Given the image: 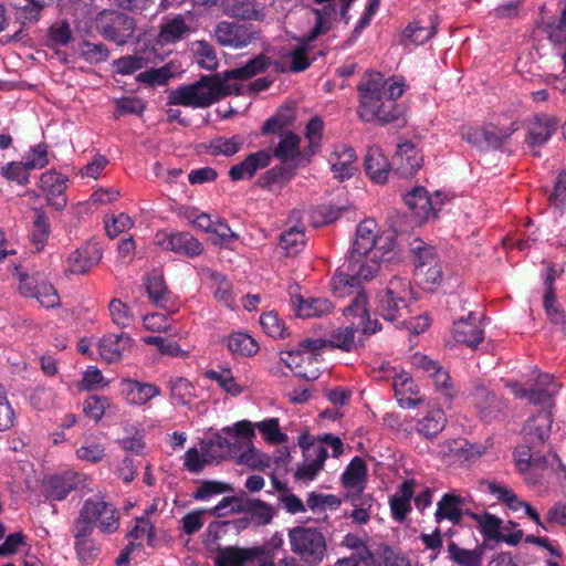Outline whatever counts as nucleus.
<instances>
[{
  "label": "nucleus",
  "mask_w": 566,
  "mask_h": 566,
  "mask_svg": "<svg viewBox=\"0 0 566 566\" xmlns=\"http://www.w3.org/2000/svg\"><path fill=\"white\" fill-rule=\"evenodd\" d=\"M233 94H240V86L229 83L223 72L202 75L192 84L178 86L169 93L167 104L205 108Z\"/></svg>",
  "instance_id": "nucleus-2"
},
{
  "label": "nucleus",
  "mask_w": 566,
  "mask_h": 566,
  "mask_svg": "<svg viewBox=\"0 0 566 566\" xmlns=\"http://www.w3.org/2000/svg\"><path fill=\"white\" fill-rule=\"evenodd\" d=\"M205 377L218 382L221 389L232 397H238L243 391L242 386L235 381L230 369H222L220 371L208 369L205 373Z\"/></svg>",
  "instance_id": "nucleus-57"
},
{
  "label": "nucleus",
  "mask_w": 566,
  "mask_h": 566,
  "mask_svg": "<svg viewBox=\"0 0 566 566\" xmlns=\"http://www.w3.org/2000/svg\"><path fill=\"white\" fill-rule=\"evenodd\" d=\"M405 88L402 78L386 80L380 72H366L357 85L359 118L367 123L377 119L380 124L399 120L403 115V107L397 99L401 97Z\"/></svg>",
  "instance_id": "nucleus-1"
},
{
  "label": "nucleus",
  "mask_w": 566,
  "mask_h": 566,
  "mask_svg": "<svg viewBox=\"0 0 566 566\" xmlns=\"http://www.w3.org/2000/svg\"><path fill=\"white\" fill-rule=\"evenodd\" d=\"M416 484L413 479H407L398 488V491L390 496L389 506L395 521L403 522L411 512V500L413 499Z\"/></svg>",
  "instance_id": "nucleus-33"
},
{
  "label": "nucleus",
  "mask_w": 566,
  "mask_h": 566,
  "mask_svg": "<svg viewBox=\"0 0 566 566\" xmlns=\"http://www.w3.org/2000/svg\"><path fill=\"white\" fill-rule=\"evenodd\" d=\"M465 499L454 491L444 493L437 503L434 521L440 524L448 521L453 525H459L464 515Z\"/></svg>",
  "instance_id": "nucleus-24"
},
{
  "label": "nucleus",
  "mask_w": 566,
  "mask_h": 566,
  "mask_svg": "<svg viewBox=\"0 0 566 566\" xmlns=\"http://www.w3.org/2000/svg\"><path fill=\"white\" fill-rule=\"evenodd\" d=\"M73 523L92 531L97 528L102 534L111 535L119 528L120 513L104 495L95 494L83 502Z\"/></svg>",
  "instance_id": "nucleus-4"
},
{
  "label": "nucleus",
  "mask_w": 566,
  "mask_h": 566,
  "mask_svg": "<svg viewBox=\"0 0 566 566\" xmlns=\"http://www.w3.org/2000/svg\"><path fill=\"white\" fill-rule=\"evenodd\" d=\"M155 53V50L144 52L143 54L137 52L133 55L122 56L113 62L115 72L120 75H130L142 70L151 62L150 55Z\"/></svg>",
  "instance_id": "nucleus-48"
},
{
  "label": "nucleus",
  "mask_w": 566,
  "mask_h": 566,
  "mask_svg": "<svg viewBox=\"0 0 566 566\" xmlns=\"http://www.w3.org/2000/svg\"><path fill=\"white\" fill-rule=\"evenodd\" d=\"M291 551L308 566H317L327 554V542L316 527L295 526L289 531Z\"/></svg>",
  "instance_id": "nucleus-7"
},
{
  "label": "nucleus",
  "mask_w": 566,
  "mask_h": 566,
  "mask_svg": "<svg viewBox=\"0 0 566 566\" xmlns=\"http://www.w3.org/2000/svg\"><path fill=\"white\" fill-rule=\"evenodd\" d=\"M449 558L458 566H482L485 542L473 549L460 547L455 542L448 544Z\"/></svg>",
  "instance_id": "nucleus-44"
},
{
  "label": "nucleus",
  "mask_w": 566,
  "mask_h": 566,
  "mask_svg": "<svg viewBox=\"0 0 566 566\" xmlns=\"http://www.w3.org/2000/svg\"><path fill=\"white\" fill-rule=\"evenodd\" d=\"M50 232V221L46 213L42 209H35L33 227L30 234L31 242L34 247L33 252L39 253L44 249Z\"/></svg>",
  "instance_id": "nucleus-50"
},
{
  "label": "nucleus",
  "mask_w": 566,
  "mask_h": 566,
  "mask_svg": "<svg viewBox=\"0 0 566 566\" xmlns=\"http://www.w3.org/2000/svg\"><path fill=\"white\" fill-rule=\"evenodd\" d=\"M296 316L302 318L322 317L333 312V303L323 297L304 298L298 295L293 301Z\"/></svg>",
  "instance_id": "nucleus-36"
},
{
  "label": "nucleus",
  "mask_w": 566,
  "mask_h": 566,
  "mask_svg": "<svg viewBox=\"0 0 566 566\" xmlns=\"http://www.w3.org/2000/svg\"><path fill=\"white\" fill-rule=\"evenodd\" d=\"M375 223L371 220L360 222L356 229V238L349 251L350 258L367 256L376 244Z\"/></svg>",
  "instance_id": "nucleus-42"
},
{
  "label": "nucleus",
  "mask_w": 566,
  "mask_h": 566,
  "mask_svg": "<svg viewBox=\"0 0 566 566\" xmlns=\"http://www.w3.org/2000/svg\"><path fill=\"white\" fill-rule=\"evenodd\" d=\"M74 537V549L82 563H91L101 554L99 544L92 537L94 531L72 523L70 528Z\"/></svg>",
  "instance_id": "nucleus-27"
},
{
  "label": "nucleus",
  "mask_w": 566,
  "mask_h": 566,
  "mask_svg": "<svg viewBox=\"0 0 566 566\" xmlns=\"http://www.w3.org/2000/svg\"><path fill=\"white\" fill-rule=\"evenodd\" d=\"M300 145L301 137L296 133L289 130L281 136L280 142L273 149V153H271L272 158L275 157L282 164H289L301 156Z\"/></svg>",
  "instance_id": "nucleus-47"
},
{
  "label": "nucleus",
  "mask_w": 566,
  "mask_h": 566,
  "mask_svg": "<svg viewBox=\"0 0 566 566\" xmlns=\"http://www.w3.org/2000/svg\"><path fill=\"white\" fill-rule=\"evenodd\" d=\"M191 32L182 14L167 15L161 19L156 41L160 45L175 44Z\"/></svg>",
  "instance_id": "nucleus-28"
},
{
  "label": "nucleus",
  "mask_w": 566,
  "mask_h": 566,
  "mask_svg": "<svg viewBox=\"0 0 566 566\" xmlns=\"http://www.w3.org/2000/svg\"><path fill=\"white\" fill-rule=\"evenodd\" d=\"M76 478L73 475H52L43 481L42 493L51 501H63L76 489Z\"/></svg>",
  "instance_id": "nucleus-37"
},
{
  "label": "nucleus",
  "mask_w": 566,
  "mask_h": 566,
  "mask_svg": "<svg viewBox=\"0 0 566 566\" xmlns=\"http://www.w3.org/2000/svg\"><path fill=\"white\" fill-rule=\"evenodd\" d=\"M228 349L235 356L249 357L259 350L254 338L244 333H232L228 338Z\"/></svg>",
  "instance_id": "nucleus-53"
},
{
  "label": "nucleus",
  "mask_w": 566,
  "mask_h": 566,
  "mask_svg": "<svg viewBox=\"0 0 566 566\" xmlns=\"http://www.w3.org/2000/svg\"><path fill=\"white\" fill-rule=\"evenodd\" d=\"M243 514L250 515L252 525L260 527L269 525L275 514L273 506L259 499H245L244 507H239Z\"/></svg>",
  "instance_id": "nucleus-46"
},
{
  "label": "nucleus",
  "mask_w": 566,
  "mask_h": 566,
  "mask_svg": "<svg viewBox=\"0 0 566 566\" xmlns=\"http://www.w3.org/2000/svg\"><path fill=\"white\" fill-rule=\"evenodd\" d=\"M367 465L360 457L352 459L342 474V484L346 493L357 495L366 489Z\"/></svg>",
  "instance_id": "nucleus-34"
},
{
  "label": "nucleus",
  "mask_w": 566,
  "mask_h": 566,
  "mask_svg": "<svg viewBox=\"0 0 566 566\" xmlns=\"http://www.w3.org/2000/svg\"><path fill=\"white\" fill-rule=\"evenodd\" d=\"M324 126V122L319 116H313L308 120L305 127V138L308 140V146L307 149H305V154H315L323 137Z\"/></svg>",
  "instance_id": "nucleus-63"
},
{
  "label": "nucleus",
  "mask_w": 566,
  "mask_h": 566,
  "mask_svg": "<svg viewBox=\"0 0 566 566\" xmlns=\"http://www.w3.org/2000/svg\"><path fill=\"white\" fill-rule=\"evenodd\" d=\"M298 444L302 448L304 463L296 470L295 478L297 480H313L322 470L328 457L327 449L321 443L311 441L306 433L300 436Z\"/></svg>",
  "instance_id": "nucleus-11"
},
{
  "label": "nucleus",
  "mask_w": 566,
  "mask_h": 566,
  "mask_svg": "<svg viewBox=\"0 0 566 566\" xmlns=\"http://www.w3.org/2000/svg\"><path fill=\"white\" fill-rule=\"evenodd\" d=\"M441 196L439 191L429 196L423 187H415L405 195L403 200L416 219L419 222H423L428 220L430 216H437V211L439 210L438 206L443 202Z\"/></svg>",
  "instance_id": "nucleus-14"
},
{
  "label": "nucleus",
  "mask_w": 566,
  "mask_h": 566,
  "mask_svg": "<svg viewBox=\"0 0 566 566\" xmlns=\"http://www.w3.org/2000/svg\"><path fill=\"white\" fill-rule=\"evenodd\" d=\"M103 258V250L97 242L87 241L74 250L66 259L65 272L86 274Z\"/></svg>",
  "instance_id": "nucleus-15"
},
{
  "label": "nucleus",
  "mask_w": 566,
  "mask_h": 566,
  "mask_svg": "<svg viewBox=\"0 0 566 566\" xmlns=\"http://www.w3.org/2000/svg\"><path fill=\"white\" fill-rule=\"evenodd\" d=\"M145 287L153 304L165 310L169 314L178 312V303L168 291L164 276L159 273H151L145 279Z\"/></svg>",
  "instance_id": "nucleus-22"
},
{
  "label": "nucleus",
  "mask_w": 566,
  "mask_h": 566,
  "mask_svg": "<svg viewBox=\"0 0 566 566\" xmlns=\"http://www.w3.org/2000/svg\"><path fill=\"white\" fill-rule=\"evenodd\" d=\"M259 554H261L259 548L228 546L218 549L214 563L217 566H248Z\"/></svg>",
  "instance_id": "nucleus-38"
},
{
  "label": "nucleus",
  "mask_w": 566,
  "mask_h": 566,
  "mask_svg": "<svg viewBox=\"0 0 566 566\" xmlns=\"http://www.w3.org/2000/svg\"><path fill=\"white\" fill-rule=\"evenodd\" d=\"M553 418L552 413L543 410L531 417L523 427L525 442L538 448L549 438Z\"/></svg>",
  "instance_id": "nucleus-26"
},
{
  "label": "nucleus",
  "mask_w": 566,
  "mask_h": 566,
  "mask_svg": "<svg viewBox=\"0 0 566 566\" xmlns=\"http://www.w3.org/2000/svg\"><path fill=\"white\" fill-rule=\"evenodd\" d=\"M122 394L125 399L135 406L146 405L149 400L160 396V388L155 384L143 382L134 379H123L120 382Z\"/></svg>",
  "instance_id": "nucleus-29"
},
{
  "label": "nucleus",
  "mask_w": 566,
  "mask_h": 566,
  "mask_svg": "<svg viewBox=\"0 0 566 566\" xmlns=\"http://www.w3.org/2000/svg\"><path fill=\"white\" fill-rule=\"evenodd\" d=\"M360 328L349 324L346 327H339L332 333L331 339H324L325 348H339L344 352H350L354 347L355 333Z\"/></svg>",
  "instance_id": "nucleus-55"
},
{
  "label": "nucleus",
  "mask_w": 566,
  "mask_h": 566,
  "mask_svg": "<svg viewBox=\"0 0 566 566\" xmlns=\"http://www.w3.org/2000/svg\"><path fill=\"white\" fill-rule=\"evenodd\" d=\"M558 119L555 116L539 113L534 115L527 124L525 143L534 157H539L543 147L556 133Z\"/></svg>",
  "instance_id": "nucleus-12"
},
{
  "label": "nucleus",
  "mask_w": 566,
  "mask_h": 566,
  "mask_svg": "<svg viewBox=\"0 0 566 566\" xmlns=\"http://www.w3.org/2000/svg\"><path fill=\"white\" fill-rule=\"evenodd\" d=\"M169 388L171 398L179 405H188L195 398V387L187 378L171 379Z\"/></svg>",
  "instance_id": "nucleus-60"
},
{
  "label": "nucleus",
  "mask_w": 566,
  "mask_h": 566,
  "mask_svg": "<svg viewBox=\"0 0 566 566\" xmlns=\"http://www.w3.org/2000/svg\"><path fill=\"white\" fill-rule=\"evenodd\" d=\"M516 468L520 472H525L532 465H543L546 463L545 455L536 451V448L526 443L518 447L515 452Z\"/></svg>",
  "instance_id": "nucleus-56"
},
{
  "label": "nucleus",
  "mask_w": 566,
  "mask_h": 566,
  "mask_svg": "<svg viewBox=\"0 0 566 566\" xmlns=\"http://www.w3.org/2000/svg\"><path fill=\"white\" fill-rule=\"evenodd\" d=\"M296 176V167L287 164L276 165L268 170H265L262 175H260L256 179L255 185L259 188L272 190L274 187L283 188L285 187L294 177Z\"/></svg>",
  "instance_id": "nucleus-35"
},
{
  "label": "nucleus",
  "mask_w": 566,
  "mask_h": 566,
  "mask_svg": "<svg viewBox=\"0 0 566 566\" xmlns=\"http://www.w3.org/2000/svg\"><path fill=\"white\" fill-rule=\"evenodd\" d=\"M410 251L413 255L415 270L439 261L436 248L420 238H415L410 242Z\"/></svg>",
  "instance_id": "nucleus-52"
},
{
  "label": "nucleus",
  "mask_w": 566,
  "mask_h": 566,
  "mask_svg": "<svg viewBox=\"0 0 566 566\" xmlns=\"http://www.w3.org/2000/svg\"><path fill=\"white\" fill-rule=\"evenodd\" d=\"M133 338L126 333L106 334L98 342V353L106 363L119 361L130 350Z\"/></svg>",
  "instance_id": "nucleus-25"
},
{
  "label": "nucleus",
  "mask_w": 566,
  "mask_h": 566,
  "mask_svg": "<svg viewBox=\"0 0 566 566\" xmlns=\"http://www.w3.org/2000/svg\"><path fill=\"white\" fill-rule=\"evenodd\" d=\"M392 388L397 401L402 408H415L423 401V398L418 396L419 390L415 381L407 375L396 376Z\"/></svg>",
  "instance_id": "nucleus-39"
},
{
  "label": "nucleus",
  "mask_w": 566,
  "mask_h": 566,
  "mask_svg": "<svg viewBox=\"0 0 566 566\" xmlns=\"http://www.w3.org/2000/svg\"><path fill=\"white\" fill-rule=\"evenodd\" d=\"M470 396L482 421L489 423L505 418L506 402L490 391L482 382L474 381Z\"/></svg>",
  "instance_id": "nucleus-10"
},
{
  "label": "nucleus",
  "mask_w": 566,
  "mask_h": 566,
  "mask_svg": "<svg viewBox=\"0 0 566 566\" xmlns=\"http://www.w3.org/2000/svg\"><path fill=\"white\" fill-rule=\"evenodd\" d=\"M423 157L416 146L406 140L398 144L392 157V171L399 177L413 176L422 166Z\"/></svg>",
  "instance_id": "nucleus-18"
},
{
  "label": "nucleus",
  "mask_w": 566,
  "mask_h": 566,
  "mask_svg": "<svg viewBox=\"0 0 566 566\" xmlns=\"http://www.w3.org/2000/svg\"><path fill=\"white\" fill-rule=\"evenodd\" d=\"M368 298L364 292H357L352 302L344 308V316L350 324L360 328L364 334H374L381 328L377 319H370Z\"/></svg>",
  "instance_id": "nucleus-16"
},
{
  "label": "nucleus",
  "mask_w": 566,
  "mask_h": 566,
  "mask_svg": "<svg viewBox=\"0 0 566 566\" xmlns=\"http://www.w3.org/2000/svg\"><path fill=\"white\" fill-rule=\"evenodd\" d=\"M447 418L440 407H430L417 421V432L427 438L437 437L446 427Z\"/></svg>",
  "instance_id": "nucleus-40"
},
{
  "label": "nucleus",
  "mask_w": 566,
  "mask_h": 566,
  "mask_svg": "<svg viewBox=\"0 0 566 566\" xmlns=\"http://www.w3.org/2000/svg\"><path fill=\"white\" fill-rule=\"evenodd\" d=\"M271 161L272 155L266 149L251 153L242 161L230 167L229 178L232 181L251 179L259 170L269 167Z\"/></svg>",
  "instance_id": "nucleus-21"
},
{
  "label": "nucleus",
  "mask_w": 566,
  "mask_h": 566,
  "mask_svg": "<svg viewBox=\"0 0 566 566\" xmlns=\"http://www.w3.org/2000/svg\"><path fill=\"white\" fill-rule=\"evenodd\" d=\"M355 160L354 148L344 144L336 145L328 157L334 178L338 181L352 178L356 171Z\"/></svg>",
  "instance_id": "nucleus-23"
},
{
  "label": "nucleus",
  "mask_w": 566,
  "mask_h": 566,
  "mask_svg": "<svg viewBox=\"0 0 566 566\" xmlns=\"http://www.w3.org/2000/svg\"><path fill=\"white\" fill-rule=\"evenodd\" d=\"M214 36L220 45L238 50L258 40L260 31L253 24L221 21L216 25Z\"/></svg>",
  "instance_id": "nucleus-9"
},
{
  "label": "nucleus",
  "mask_w": 566,
  "mask_h": 566,
  "mask_svg": "<svg viewBox=\"0 0 566 566\" xmlns=\"http://www.w3.org/2000/svg\"><path fill=\"white\" fill-rule=\"evenodd\" d=\"M78 56L90 64L106 62L109 57V50L106 44L93 43L88 40L78 42Z\"/></svg>",
  "instance_id": "nucleus-54"
},
{
  "label": "nucleus",
  "mask_w": 566,
  "mask_h": 566,
  "mask_svg": "<svg viewBox=\"0 0 566 566\" xmlns=\"http://www.w3.org/2000/svg\"><path fill=\"white\" fill-rule=\"evenodd\" d=\"M108 407H111V402L107 397L90 396L83 402V412L85 417L98 422L104 417Z\"/></svg>",
  "instance_id": "nucleus-62"
},
{
  "label": "nucleus",
  "mask_w": 566,
  "mask_h": 566,
  "mask_svg": "<svg viewBox=\"0 0 566 566\" xmlns=\"http://www.w3.org/2000/svg\"><path fill=\"white\" fill-rule=\"evenodd\" d=\"M324 338H305L297 348L282 352L280 360L290 368L296 377L307 381L319 378V358L324 350Z\"/></svg>",
  "instance_id": "nucleus-5"
},
{
  "label": "nucleus",
  "mask_w": 566,
  "mask_h": 566,
  "mask_svg": "<svg viewBox=\"0 0 566 566\" xmlns=\"http://www.w3.org/2000/svg\"><path fill=\"white\" fill-rule=\"evenodd\" d=\"M112 322L119 328L129 327L134 321V314L127 304L119 298H113L108 304Z\"/></svg>",
  "instance_id": "nucleus-58"
},
{
  "label": "nucleus",
  "mask_w": 566,
  "mask_h": 566,
  "mask_svg": "<svg viewBox=\"0 0 566 566\" xmlns=\"http://www.w3.org/2000/svg\"><path fill=\"white\" fill-rule=\"evenodd\" d=\"M227 14L242 20H258L260 17L258 0H224Z\"/></svg>",
  "instance_id": "nucleus-51"
},
{
  "label": "nucleus",
  "mask_w": 566,
  "mask_h": 566,
  "mask_svg": "<svg viewBox=\"0 0 566 566\" xmlns=\"http://www.w3.org/2000/svg\"><path fill=\"white\" fill-rule=\"evenodd\" d=\"M475 313L470 312L468 318H460L453 323L452 334L457 343L476 348L483 340V331L476 324Z\"/></svg>",
  "instance_id": "nucleus-30"
},
{
  "label": "nucleus",
  "mask_w": 566,
  "mask_h": 566,
  "mask_svg": "<svg viewBox=\"0 0 566 566\" xmlns=\"http://www.w3.org/2000/svg\"><path fill=\"white\" fill-rule=\"evenodd\" d=\"M503 521L489 512H483L481 520L478 523V528L481 535L484 537V542L488 539L495 543H506L511 546H516L523 538V531L516 530L512 533H502Z\"/></svg>",
  "instance_id": "nucleus-20"
},
{
  "label": "nucleus",
  "mask_w": 566,
  "mask_h": 566,
  "mask_svg": "<svg viewBox=\"0 0 566 566\" xmlns=\"http://www.w3.org/2000/svg\"><path fill=\"white\" fill-rule=\"evenodd\" d=\"M366 175L376 184H385L392 170V163H389L381 149L377 146L369 147L364 160Z\"/></svg>",
  "instance_id": "nucleus-32"
},
{
  "label": "nucleus",
  "mask_w": 566,
  "mask_h": 566,
  "mask_svg": "<svg viewBox=\"0 0 566 566\" xmlns=\"http://www.w3.org/2000/svg\"><path fill=\"white\" fill-rule=\"evenodd\" d=\"M510 119L506 115L496 118V122H491L483 127V137L489 146L493 148H501L502 145L520 129L517 120Z\"/></svg>",
  "instance_id": "nucleus-31"
},
{
  "label": "nucleus",
  "mask_w": 566,
  "mask_h": 566,
  "mask_svg": "<svg viewBox=\"0 0 566 566\" xmlns=\"http://www.w3.org/2000/svg\"><path fill=\"white\" fill-rule=\"evenodd\" d=\"M95 27L105 40L123 46L133 39L136 20L120 11L104 10L96 15Z\"/></svg>",
  "instance_id": "nucleus-8"
},
{
  "label": "nucleus",
  "mask_w": 566,
  "mask_h": 566,
  "mask_svg": "<svg viewBox=\"0 0 566 566\" xmlns=\"http://www.w3.org/2000/svg\"><path fill=\"white\" fill-rule=\"evenodd\" d=\"M304 244L305 232L304 229L298 227H291L289 230L282 232L280 237V245L287 254L297 253Z\"/></svg>",
  "instance_id": "nucleus-61"
},
{
  "label": "nucleus",
  "mask_w": 566,
  "mask_h": 566,
  "mask_svg": "<svg viewBox=\"0 0 566 566\" xmlns=\"http://www.w3.org/2000/svg\"><path fill=\"white\" fill-rule=\"evenodd\" d=\"M366 256H357L355 259L347 256L346 262L337 270L332 277V290L338 297L358 290L363 282L375 277L380 265L375 260L367 261Z\"/></svg>",
  "instance_id": "nucleus-6"
},
{
  "label": "nucleus",
  "mask_w": 566,
  "mask_h": 566,
  "mask_svg": "<svg viewBox=\"0 0 566 566\" xmlns=\"http://www.w3.org/2000/svg\"><path fill=\"white\" fill-rule=\"evenodd\" d=\"M67 178L56 170H46L40 177L39 187L45 193L48 205L61 211L66 207Z\"/></svg>",
  "instance_id": "nucleus-17"
},
{
  "label": "nucleus",
  "mask_w": 566,
  "mask_h": 566,
  "mask_svg": "<svg viewBox=\"0 0 566 566\" xmlns=\"http://www.w3.org/2000/svg\"><path fill=\"white\" fill-rule=\"evenodd\" d=\"M271 65V59L261 53L240 67L224 71V78L229 82L232 80H249L258 74L264 73Z\"/></svg>",
  "instance_id": "nucleus-43"
},
{
  "label": "nucleus",
  "mask_w": 566,
  "mask_h": 566,
  "mask_svg": "<svg viewBox=\"0 0 566 566\" xmlns=\"http://www.w3.org/2000/svg\"><path fill=\"white\" fill-rule=\"evenodd\" d=\"M9 3L15 20L21 25L36 23L41 19L43 9L49 7L44 0H9Z\"/></svg>",
  "instance_id": "nucleus-41"
},
{
  "label": "nucleus",
  "mask_w": 566,
  "mask_h": 566,
  "mask_svg": "<svg viewBox=\"0 0 566 566\" xmlns=\"http://www.w3.org/2000/svg\"><path fill=\"white\" fill-rule=\"evenodd\" d=\"M155 243L163 250L188 258L199 256L203 252L202 243L189 232L158 231Z\"/></svg>",
  "instance_id": "nucleus-13"
},
{
  "label": "nucleus",
  "mask_w": 566,
  "mask_h": 566,
  "mask_svg": "<svg viewBox=\"0 0 566 566\" xmlns=\"http://www.w3.org/2000/svg\"><path fill=\"white\" fill-rule=\"evenodd\" d=\"M411 283L406 277L394 276L387 286L377 293L376 313L387 322L406 323L411 300Z\"/></svg>",
  "instance_id": "nucleus-3"
},
{
  "label": "nucleus",
  "mask_w": 566,
  "mask_h": 566,
  "mask_svg": "<svg viewBox=\"0 0 566 566\" xmlns=\"http://www.w3.org/2000/svg\"><path fill=\"white\" fill-rule=\"evenodd\" d=\"M562 385L554 376L549 374H541L535 380L532 389L523 391L521 397L528 400L544 410L551 409L554 405V397L558 394Z\"/></svg>",
  "instance_id": "nucleus-19"
},
{
  "label": "nucleus",
  "mask_w": 566,
  "mask_h": 566,
  "mask_svg": "<svg viewBox=\"0 0 566 566\" xmlns=\"http://www.w3.org/2000/svg\"><path fill=\"white\" fill-rule=\"evenodd\" d=\"M549 206L557 210L566 209V170H562L555 181L552 192L548 196Z\"/></svg>",
  "instance_id": "nucleus-64"
},
{
  "label": "nucleus",
  "mask_w": 566,
  "mask_h": 566,
  "mask_svg": "<svg viewBox=\"0 0 566 566\" xmlns=\"http://www.w3.org/2000/svg\"><path fill=\"white\" fill-rule=\"evenodd\" d=\"M224 433L213 434L208 442L202 443V451L205 457H208L211 461H223L228 460L227 447L228 440Z\"/></svg>",
  "instance_id": "nucleus-59"
},
{
  "label": "nucleus",
  "mask_w": 566,
  "mask_h": 566,
  "mask_svg": "<svg viewBox=\"0 0 566 566\" xmlns=\"http://www.w3.org/2000/svg\"><path fill=\"white\" fill-rule=\"evenodd\" d=\"M73 41L71 24L66 20L53 22L45 34V45L50 49L67 46Z\"/></svg>",
  "instance_id": "nucleus-49"
},
{
  "label": "nucleus",
  "mask_w": 566,
  "mask_h": 566,
  "mask_svg": "<svg viewBox=\"0 0 566 566\" xmlns=\"http://www.w3.org/2000/svg\"><path fill=\"white\" fill-rule=\"evenodd\" d=\"M295 114L292 107L281 106L269 117L261 127V134L283 136L286 129L294 123Z\"/></svg>",
  "instance_id": "nucleus-45"
}]
</instances>
